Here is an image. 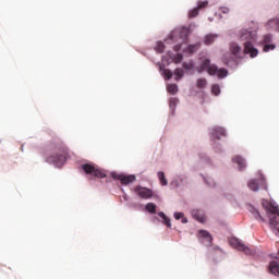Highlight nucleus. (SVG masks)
Here are the masks:
<instances>
[{
  "label": "nucleus",
  "instance_id": "f257e3e1",
  "mask_svg": "<svg viewBox=\"0 0 279 279\" xmlns=\"http://www.w3.org/2000/svg\"><path fill=\"white\" fill-rule=\"evenodd\" d=\"M240 39L246 40L244 43L243 53L250 54V58H256V56H258V49H256L253 44L254 40H256V32L242 29L240 33Z\"/></svg>",
  "mask_w": 279,
  "mask_h": 279
},
{
  "label": "nucleus",
  "instance_id": "f03ea898",
  "mask_svg": "<svg viewBox=\"0 0 279 279\" xmlns=\"http://www.w3.org/2000/svg\"><path fill=\"white\" fill-rule=\"evenodd\" d=\"M264 208L268 213V218L270 221V227L272 232L279 236V209L278 206L274 205L271 202H264L263 203Z\"/></svg>",
  "mask_w": 279,
  "mask_h": 279
},
{
  "label": "nucleus",
  "instance_id": "7ed1b4c3",
  "mask_svg": "<svg viewBox=\"0 0 279 279\" xmlns=\"http://www.w3.org/2000/svg\"><path fill=\"white\" fill-rule=\"evenodd\" d=\"M229 51L231 54L227 53L222 58L223 64H227L228 66L241 58L242 49L241 46H239L236 43H231L229 46Z\"/></svg>",
  "mask_w": 279,
  "mask_h": 279
},
{
  "label": "nucleus",
  "instance_id": "20e7f679",
  "mask_svg": "<svg viewBox=\"0 0 279 279\" xmlns=\"http://www.w3.org/2000/svg\"><path fill=\"white\" fill-rule=\"evenodd\" d=\"M66 147L61 146L59 148V153H54L46 158V162H49V165H54V167H62L64 162L66 161Z\"/></svg>",
  "mask_w": 279,
  "mask_h": 279
},
{
  "label": "nucleus",
  "instance_id": "39448f33",
  "mask_svg": "<svg viewBox=\"0 0 279 279\" xmlns=\"http://www.w3.org/2000/svg\"><path fill=\"white\" fill-rule=\"evenodd\" d=\"M82 170L86 175H93L94 178H106V172L101 171L99 167L93 165V163H84L82 165Z\"/></svg>",
  "mask_w": 279,
  "mask_h": 279
},
{
  "label": "nucleus",
  "instance_id": "423d86ee",
  "mask_svg": "<svg viewBox=\"0 0 279 279\" xmlns=\"http://www.w3.org/2000/svg\"><path fill=\"white\" fill-rule=\"evenodd\" d=\"M247 186L251 191H254L255 193L258 191L259 186L264 191H269V187L267 186V181L265 180L264 175H260L259 179H252L248 181Z\"/></svg>",
  "mask_w": 279,
  "mask_h": 279
},
{
  "label": "nucleus",
  "instance_id": "0eeeda50",
  "mask_svg": "<svg viewBox=\"0 0 279 279\" xmlns=\"http://www.w3.org/2000/svg\"><path fill=\"white\" fill-rule=\"evenodd\" d=\"M134 193H136V195L141 197V199H151V197L154 196V191L149 190L148 187H143L141 185L134 189Z\"/></svg>",
  "mask_w": 279,
  "mask_h": 279
},
{
  "label": "nucleus",
  "instance_id": "6e6552de",
  "mask_svg": "<svg viewBox=\"0 0 279 279\" xmlns=\"http://www.w3.org/2000/svg\"><path fill=\"white\" fill-rule=\"evenodd\" d=\"M202 71H207L209 75H217V65L210 64V59H205L201 64L198 73H202Z\"/></svg>",
  "mask_w": 279,
  "mask_h": 279
},
{
  "label": "nucleus",
  "instance_id": "1a4fd4ad",
  "mask_svg": "<svg viewBox=\"0 0 279 279\" xmlns=\"http://www.w3.org/2000/svg\"><path fill=\"white\" fill-rule=\"evenodd\" d=\"M112 178L113 180H120L121 184H123L124 186H128V184H132V182L136 181V175L134 174L124 175L119 173H112Z\"/></svg>",
  "mask_w": 279,
  "mask_h": 279
},
{
  "label": "nucleus",
  "instance_id": "9d476101",
  "mask_svg": "<svg viewBox=\"0 0 279 279\" xmlns=\"http://www.w3.org/2000/svg\"><path fill=\"white\" fill-rule=\"evenodd\" d=\"M230 244L232 247H235L239 252H244V254L250 255L252 254V250L246 246L245 244L241 243L239 239H231Z\"/></svg>",
  "mask_w": 279,
  "mask_h": 279
},
{
  "label": "nucleus",
  "instance_id": "9b49d317",
  "mask_svg": "<svg viewBox=\"0 0 279 279\" xmlns=\"http://www.w3.org/2000/svg\"><path fill=\"white\" fill-rule=\"evenodd\" d=\"M199 236L201 239H203V243H205L207 247H210V245H213V235H210V232L206 230H201Z\"/></svg>",
  "mask_w": 279,
  "mask_h": 279
},
{
  "label": "nucleus",
  "instance_id": "f8f14e48",
  "mask_svg": "<svg viewBox=\"0 0 279 279\" xmlns=\"http://www.w3.org/2000/svg\"><path fill=\"white\" fill-rule=\"evenodd\" d=\"M221 136H226V129L221 126H215L211 129V138H217L219 141Z\"/></svg>",
  "mask_w": 279,
  "mask_h": 279
},
{
  "label": "nucleus",
  "instance_id": "ddd939ff",
  "mask_svg": "<svg viewBox=\"0 0 279 279\" xmlns=\"http://www.w3.org/2000/svg\"><path fill=\"white\" fill-rule=\"evenodd\" d=\"M191 32L186 27L177 28L172 32V36H180V38H187Z\"/></svg>",
  "mask_w": 279,
  "mask_h": 279
},
{
  "label": "nucleus",
  "instance_id": "4468645a",
  "mask_svg": "<svg viewBox=\"0 0 279 279\" xmlns=\"http://www.w3.org/2000/svg\"><path fill=\"white\" fill-rule=\"evenodd\" d=\"M232 161L235 162V165H238L240 171H243V169H245L246 167L245 159H243V157L241 156H234L232 158Z\"/></svg>",
  "mask_w": 279,
  "mask_h": 279
},
{
  "label": "nucleus",
  "instance_id": "2eb2a0df",
  "mask_svg": "<svg viewBox=\"0 0 279 279\" xmlns=\"http://www.w3.org/2000/svg\"><path fill=\"white\" fill-rule=\"evenodd\" d=\"M192 217L196 219V221H199L201 223H204V221H206V217L202 215L198 209L192 210Z\"/></svg>",
  "mask_w": 279,
  "mask_h": 279
},
{
  "label": "nucleus",
  "instance_id": "dca6fc26",
  "mask_svg": "<svg viewBox=\"0 0 279 279\" xmlns=\"http://www.w3.org/2000/svg\"><path fill=\"white\" fill-rule=\"evenodd\" d=\"M269 271L274 276H279V264L276 260L269 263Z\"/></svg>",
  "mask_w": 279,
  "mask_h": 279
},
{
  "label": "nucleus",
  "instance_id": "f3484780",
  "mask_svg": "<svg viewBox=\"0 0 279 279\" xmlns=\"http://www.w3.org/2000/svg\"><path fill=\"white\" fill-rule=\"evenodd\" d=\"M158 216L163 219L162 223H165V226H167V228H171V219H169L167 217V215H165V213L160 211L158 213Z\"/></svg>",
  "mask_w": 279,
  "mask_h": 279
},
{
  "label": "nucleus",
  "instance_id": "a211bd4d",
  "mask_svg": "<svg viewBox=\"0 0 279 279\" xmlns=\"http://www.w3.org/2000/svg\"><path fill=\"white\" fill-rule=\"evenodd\" d=\"M251 213L253 215V217H255V219L259 220V221H265V219L263 218V216H260V211H258V209L252 207L251 208Z\"/></svg>",
  "mask_w": 279,
  "mask_h": 279
},
{
  "label": "nucleus",
  "instance_id": "6ab92c4d",
  "mask_svg": "<svg viewBox=\"0 0 279 279\" xmlns=\"http://www.w3.org/2000/svg\"><path fill=\"white\" fill-rule=\"evenodd\" d=\"M201 44H194V45H190L186 48L187 53H195L196 51L199 50Z\"/></svg>",
  "mask_w": 279,
  "mask_h": 279
},
{
  "label": "nucleus",
  "instance_id": "aec40b11",
  "mask_svg": "<svg viewBox=\"0 0 279 279\" xmlns=\"http://www.w3.org/2000/svg\"><path fill=\"white\" fill-rule=\"evenodd\" d=\"M174 75H175L174 80L177 82H180V80H182V77H184V70H182L180 68L174 70Z\"/></svg>",
  "mask_w": 279,
  "mask_h": 279
},
{
  "label": "nucleus",
  "instance_id": "412c9836",
  "mask_svg": "<svg viewBox=\"0 0 279 279\" xmlns=\"http://www.w3.org/2000/svg\"><path fill=\"white\" fill-rule=\"evenodd\" d=\"M174 219L182 221V223H189V219H186V217H184V213H174Z\"/></svg>",
  "mask_w": 279,
  "mask_h": 279
},
{
  "label": "nucleus",
  "instance_id": "4be33fe9",
  "mask_svg": "<svg viewBox=\"0 0 279 279\" xmlns=\"http://www.w3.org/2000/svg\"><path fill=\"white\" fill-rule=\"evenodd\" d=\"M157 175L162 186H167V184H169V182L167 181V178L165 177V172L159 171Z\"/></svg>",
  "mask_w": 279,
  "mask_h": 279
},
{
  "label": "nucleus",
  "instance_id": "5701e85b",
  "mask_svg": "<svg viewBox=\"0 0 279 279\" xmlns=\"http://www.w3.org/2000/svg\"><path fill=\"white\" fill-rule=\"evenodd\" d=\"M217 75L220 80H223V77H227L228 76V70L226 69H219L217 68Z\"/></svg>",
  "mask_w": 279,
  "mask_h": 279
},
{
  "label": "nucleus",
  "instance_id": "b1692460",
  "mask_svg": "<svg viewBox=\"0 0 279 279\" xmlns=\"http://www.w3.org/2000/svg\"><path fill=\"white\" fill-rule=\"evenodd\" d=\"M145 208L147 213H150V215H156V204L148 203Z\"/></svg>",
  "mask_w": 279,
  "mask_h": 279
},
{
  "label": "nucleus",
  "instance_id": "393cba45",
  "mask_svg": "<svg viewBox=\"0 0 279 279\" xmlns=\"http://www.w3.org/2000/svg\"><path fill=\"white\" fill-rule=\"evenodd\" d=\"M208 82L206 81V78H198L196 81V87L197 88H206Z\"/></svg>",
  "mask_w": 279,
  "mask_h": 279
},
{
  "label": "nucleus",
  "instance_id": "a878e982",
  "mask_svg": "<svg viewBox=\"0 0 279 279\" xmlns=\"http://www.w3.org/2000/svg\"><path fill=\"white\" fill-rule=\"evenodd\" d=\"M167 90H168V93H170V95H175V93H178V85L170 84L167 86Z\"/></svg>",
  "mask_w": 279,
  "mask_h": 279
},
{
  "label": "nucleus",
  "instance_id": "bb28decb",
  "mask_svg": "<svg viewBox=\"0 0 279 279\" xmlns=\"http://www.w3.org/2000/svg\"><path fill=\"white\" fill-rule=\"evenodd\" d=\"M216 38H217V35H207L205 37V45H213Z\"/></svg>",
  "mask_w": 279,
  "mask_h": 279
},
{
  "label": "nucleus",
  "instance_id": "cd10ccee",
  "mask_svg": "<svg viewBox=\"0 0 279 279\" xmlns=\"http://www.w3.org/2000/svg\"><path fill=\"white\" fill-rule=\"evenodd\" d=\"M158 53L165 52V44L162 41H158L155 47Z\"/></svg>",
  "mask_w": 279,
  "mask_h": 279
},
{
  "label": "nucleus",
  "instance_id": "c85d7f7f",
  "mask_svg": "<svg viewBox=\"0 0 279 279\" xmlns=\"http://www.w3.org/2000/svg\"><path fill=\"white\" fill-rule=\"evenodd\" d=\"M211 93L213 95H215L216 97L220 95L221 93V88L219 87V85H213L211 86Z\"/></svg>",
  "mask_w": 279,
  "mask_h": 279
},
{
  "label": "nucleus",
  "instance_id": "c756f323",
  "mask_svg": "<svg viewBox=\"0 0 279 279\" xmlns=\"http://www.w3.org/2000/svg\"><path fill=\"white\" fill-rule=\"evenodd\" d=\"M274 49H276V45L274 44H265L263 51L267 52V51H274Z\"/></svg>",
  "mask_w": 279,
  "mask_h": 279
},
{
  "label": "nucleus",
  "instance_id": "7c9ffc66",
  "mask_svg": "<svg viewBox=\"0 0 279 279\" xmlns=\"http://www.w3.org/2000/svg\"><path fill=\"white\" fill-rule=\"evenodd\" d=\"M198 14H199V9L194 8L192 11H190L189 17L190 19H195V16H198Z\"/></svg>",
  "mask_w": 279,
  "mask_h": 279
},
{
  "label": "nucleus",
  "instance_id": "2f4dec72",
  "mask_svg": "<svg viewBox=\"0 0 279 279\" xmlns=\"http://www.w3.org/2000/svg\"><path fill=\"white\" fill-rule=\"evenodd\" d=\"M279 26V20L272 19L268 21V27H278Z\"/></svg>",
  "mask_w": 279,
  "mask_h": 279
},
{
  "label": "nucleus",
  "instance_id": "473e14b6",
  "mask_svg": "<svg viewBox=\"0 0 279 279\" xmlns=\"http://www.w3.org/2000/svg\"><path fill=\"white\" fill-rule=\"evenodd\" d=\"M163 75L166 77V80H171V77H173V72H171V70L166 69L163 70Z\"/></svg>",
  "mask_w": 279,
  "mask_h": 279
},
{
  "label": "nucleus",
  "instance_id": "72a5a7b5",
  "mask_svg": "<svg viewBox=\"0 0 279 279\" xmlns=\"http://www.w3.org/2000/svg\"><path fill=\"white\" fill-rule=\"evenodd\" d=\"M182 66H183V69H185V71H193V69H194L193 63H186V62H184V63L182 64Z\"/></svg>",
  "mask_w": 279,
  "mask_h": 279
},
{
  "label": "nucleus",
  "instance_id": "f704fd0d",
  "mask_svg": "<svg viewBox=\"0 0 279 279\" xmlns=\"http://www.w3.org/2000/svg\"><path fill=\"white\" fill-rule=\"evenodd\" d=\"M269 43H271V35H265L263 38V44L269 45Z\"/></svg>",
  "mask_w": 279,
  "mask_h": 279
},
{
  "label": "nucleus",
  "instance_id": "c9c22d12",
  "mask_svg": "<svg viewBox=\"0 0 279 279\" xmlns=\"http://www.w3.org/2000/svg\"><path fill=\"white\" fill-rule=\"evenodd\" d=\"M208 7V1L198 2V5L196 7L198 10H203V8Z\"/></svg>",
  "mask_w": 279,
  "mask_h": 279
},
{
  "label": "nucleus",
  "instance_id": "e433bc0d",
  "mask_svg": "<svg viewBox=\"0 0 279 279\" xmlns=\"http://www.w3.org/2000/svg\"><path fill=\"white\" fill-rule=\"evenodd\" d=\"M175 104H178V99L172 98L170 99V107L173 108V106H175Z\"/></svg>",
  "mask_w": 279,
  "mask_h": 279
},
{
  "label": "nucleus",
  "instance_id": "4c0bfd02",
  "mask_svg": "<svg viewBox=\"0 0 279 279\" xmlns=\"http://www.w3.org/2000/svg\"><path fill=\"white\" fill-rule=\"evenodd\" d=\"M221 12H222L223 14H228V12H230V9L223 7V8H221Z\"/></svg>",
  "mask_w": 279,
  "mask_h": 279
}]
</instances>
